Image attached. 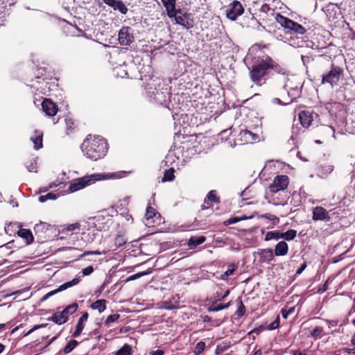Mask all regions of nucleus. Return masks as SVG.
Returning <instances> with one entry per match:
<instances>
[{
	"label": "nucleus",
	"instance_id": "1",
	"mask_svg": "<svg viewBox=\"0 0 355 355\" xmlns=\"http://www.w3.org/2000/svg\"><path fill=\"white\" fill-rule=\"evenodd\" d=\"M269 46L262 43L252 45L243 60L250 80L257 86L265 85L275 74H288L284 66L264 53L263 49H268Z\"/></svg>",
	"mask_w": 355,
	"mask_h": 355
},
{
	"label": "nucleus",
	"instance_id": "2",
	"mask_svg": "<svg viewBox=\"0 0 355 355\" xmlns=\"http://www.w3.org/2000/svg\"><path fill=\"white\" fill-rule=\"evenodd\" d=\"M145 89L150 102L168 108L172 113L174 120L184 114V110L179 105L172 103L171 100V87L158 78H151L146 83Z\"/></svg>",
	"mask_w": 355,
	"mask_h": 355
},
{
	"label": "nucleus",
	"instance_id": "3",
	"mask_svg": "<svg viewBox=\"0 0 355 355\" xmlns=\"http://www.w3.org/2000/svg\"><path fill=\"white\" fill-rule=\"evenodd\" d=\"M83 155L92 161L103 158L108 150L107 140L98 135H88L80 146Z\"/></svg>",
	"mask_w": 355,
	"mask_h": 355
},
{
	"label": "nucleus",
	"instance_id": "4",
	"mask_svg": "<svg viewBox=\"0 0 355 355\" xmlns=\"http://www.w3.org/2000/svg\"><path fill=\"white\" fill-rule=\"evenodd\" d=\"M106 176L107 175L104 173H93L89 175H85L84 177L75 179L73 182H70L67 191L68 193L77 191L87 186L95 183L96 181L105 180Z\"/></svg>",
	"mask_w": 355,
	"mask_h": 355
},
{
	"label": "nucleus",
	"instance_id": "5",
	"mask_svg": "<svg viewBox=\"0 0 355 355\" xmlns=\"http://www.w3.org/2000/svg\"><path fill=\"white\" fill-rule=\"evenodd\" d=\"M344 76V69L340 66L331 64L329 71L323 73L321 79V84L329 85L332 88L338 85L340 81Z\"/></svg>",
	"mask_w": 355,
	"mask_h": 355
},
{
	"label": "nucleus",
	"instance_id": "6",
	"mask_svg": "<svg viewBox=\"0 0 355 355\" xmlns=\"http://www.w3.org/2000/svg\"><path fill=\"white\" fill-rule=\"evenodd\" d=\"M298 121L302 128L298 127V123L293 124L292 128L293 135H297L301 132H304L312 123L313 112L309 110H302L298 114Z\"/></svg>",
	"mask_w": 355,
	"mask_h": 355
},
{
	"label": "nucleus",
	"instance_id": "7",
	"mask_svg": "<svg viewBox=\"0 0 355 355\" xmlns=\"http://www.w3.org/2000/svg\"><path fill=\"white\" fill-rule=\"evenodd\" d=\"M175 18V22L186 29L189 30L194 26L195 22L194 19L191 13L183 12L181 9H178L175 16H173Z\"/></svg>",
	"mask_w": 355,
	"mask_h": 355
},
{
	"label": "nucleus",
	"instance_id": "8",
	"mask_svg": "<svg viewBox=\"0 0 355 355\" xmlns=\"http://www.w3.org/2000/svg\"><path fill=\"white\" fill-rule=\"evenodd\" d=\"M289 184V178L286 175H279L275 177L272 182L269 186L271 193H277L279 191H284Z\"/></svg>",
	"mask_w": 355,
	"mask_h": 355
},
{
	"label": "nucleus",
	"instance_id": "9",
	"mask_svg": "<svg viewBox=\"0 0 355 355\" xmlns=\"http://www.w3.org/2000/svg\"><path fill=\"white\" fill-rule=\"evenodd\" d=\"M94 226L98 231H107L112 224L111 216L107 213L105 215L99 214L94 218Z\"/></svg>",
	"mask_w": 355,
	"mask_h": 355
},
{
	"label": "nucleus",
	"instance_id": "10",
	"mask_svg": "<svg viewBox=\"0 0 355 355\" xmlns=\"http://www.w3.org/2000/svg\"><path fill=\"white\" fill-rule=\"evenodd\" d=\"M118 40L121 45L128 46L135 40L133 31L129 26H123L118 34Z\"/></svg>",
	"mask_w": 355,
	"mask_h": 355
},
{
	"label": "nucleus",
	"instance_id": "11",
	"mask_svg": "<svg viewBox=\"0 0 355 355\" xmlns=\"http://www.w3.org/2000/svg\"><path fill=\"white\" fill-rule=\"evenodd\" d=\"M243 12L244 8L241 3L235 0L230 4L229 8L226 10V16L229 19L235 21Z\"/></svg>",
	"mask_w": 355,
	"mask_h": 355
},
{
	"label": "nucleus",
	"instance_id": "12",
	"mask_svg": "<svg viewBox=\"0 0 355 355\" xmlns=\"http://www.w3.org/2000/svg\"><path fill=\"white\" fill-rule=\"evenodd\" d=\"M128 205H129V198L125 197L121 200H119L115 205V209L117 213H119L121 216L125 218L127 220L131 219L132 221L133 219L131 215L129 214L128 210Z\"/></svg>",
	"mask_w": 355,
	"mask_h": 355
},
{
	"label": "nucleus",
	"instance_id": "13",
	"mask_svg": "<svg viewBox=\"0 0 355 355\" xmlns=\"http://www.w3.org/2000/svg\"><path fill=\"white\" fill-rule=\"evenodd\" d=\"M220 202V198L216 195V191L211 190L205 198L203 204L201 205V209H208L212 207L213 203L219 204Z\"/></svg>",
	"mask_w": 355,
	"mask_h": 355
},
{
	"label": "nucleus",
	"instance_id": "14",
	"mask_svg": "<svg viewBox=\"0 0 355 355\" xmlns=\"http://www.w3.org/2000/svg\"><path fill=\"white\" fill-rule=\"evenodd\" d=\"M42 108L46 114L50 116H55L58 110L56 104L50 98H45L43 100L42 103Z\"/></svg>",
	"mask_w": 355,
	"mask_h": 355
},
{
	"label": "nucleus",
	"instance_id": "15",
	"mask_svg": "<svg viewBox=\"0 0 355 355\" xmlns=\"http://www.w3.org/2000/svg\"><path fill=\"white\" fill-rule=\"evenodd\" d=\"M312 218L315 221H316V220L329 221L331 219L329 212L324 207H320V206L315 207L313 209Z\"/></svg>",
	"mask_w": 355,
	"mask_h": 355
},
{
	"label": "nucleus",
	"instance_id": "16",
	"mask_svg": "<svg viewBox=\"0 0 355 355\" xmlns=\"http://www.w3.org/2000/svg\"><path fill=\"white\" fill-rule=\"evenodd\" d=\"M103 2L112 8L114 10H118L123 15L127 14L128 9L122 1V0H103Z\"/></svg>",
	"mask_w": 355,
	"mask_h": 355
},
{
	"label": "nucleus",
	"instance_id": "17",
	"mask_svg": "<svg viewBox=\"0 0 355 355\" xmlns=\"http://www.w3.org/2000/svg\"><path fill=\"white\" fill-rule=\"evenodd\" d=\"M88 317H89V314L87 312H84L82 314V315L78 319V322L76 325L75 331L72 334L73 337L76 338L81 334V333L85 327V322L87 320Z\"/></svg>",
	"mask_w": 355,
	"mask_h": 355
},
{
	"label": "nucleus",
	"instance_id": "18",
	"mask_svg": "<svg viewBox=\"0 0 355 355\" xmlns=\"http://www.w3.org/2000/svg\"><path fill=\"white\" fill-rule=\"evenodd\" d=\"M272 250L275 256L284 257L288 252V245L285 241H281L276 244L275 249Z\"/></svg>",
	"mask_w": 355,
	"mask_h": 355
},
{
	"label": "nucleus",
	"instance_id": "19",
	"mask_svg": "<svg viewBox=\"0 0 355 355\" xmlns=\"http://www.w3.org/2000/svg\"><path fill=\"white\" fill-rule=\"evenodd\" d=\"M78 305L76 302H73L71 304L67 306L61 312L60 314L62 317H63V320L64 323H66L69 317L73 314L78 309Z\"/></svg>",
	"mask_w": 355,
	"mask_h": 355
},
{
	"label": "nucleus",
	"instance_id": "20",
	"mask_svg": "<svg viewBox=\"0 0 355 355\" xmlns=\"http://www.w3.org/2000/svg\"><path fill=\"white\" fill-rule=\"evenodd\" d=\"M164 6L167 12V15L170 18L176 15L178 10L175 9L176 0H162Z\"/></svg>",
	"mask_w": 355,
	"mask_h": 355
},
{
	"label": "nucleus",
	"instance_id": "21",
	"mask_svg": "<svg viewBox=\"0 0 355 355\" xmlns=\"http://www.w3.org/2000/svg\"><path fill=\"white\" fill-rule=\"evenodd\" d=\"M161 307L166 310L177 309L180 307L179 297L173 296L168 300L162 302Z\"/></svg>",
	"mask_w": 355,
	"mask_h": 355
},
{
	"label": "nucleus",
	"instance_id": "22",
	"mask_svg": "<svg viewBox=\"0 0 355 355\" xmlns=\"http://www.w3.org/2000/svg\"><path fill=\"white\" fill-rule=\"evenodd\" d=\"M262 262H270L274 259V252L270 248L260 249L258 252Z\"/></svg>",
	"mask_w": 355,
	"mask_h": 355
},
{
	"label": "nucleus",
	"instance_id": "23",
	"mask_svg": "<svg viewBox=\"0 0 355 355\" xmlns=\"http://www.w3.org/2000/svg\"><path fill=\"white\" fill-rule=\"evenodd\" d=\"M206 241L205 236H193L188 240L187 245L189 249L193 250Z\"/></svg>",
	"mask_w": 355,
	"mask_h": 355
},
{
	"label": "nucleus",
	"instance_id": "24",
	"mask_svg": "<svg viewBox=\"0 0 355 355\" xmlns=\"http://www.w3.org/2000/svg\"><path fill=\"white\" fill-rule=\"evenodd\" d=\"M17 235L25 239L27 245L31 244L34 241V237L30 230L19 228L17 230Z\"/></svg>",
	"mask_w": 355,
	"mask_h": 355
},
{
	"label": "nucleus",
	"instance_id": "25",
	"mask_svg": "<svg viewBox=\"0 0 355 355\" xmlns=\"http://www.w3.org/2000/svg\"><path fill=\"white\" fill-rule=\"evenodd\" d=\"M31 140L34 144V149L38 150L43 146V133L40 130H35V137H31Z\"/></svg>",
	"mask_w": 355,
	"mask_h": 355
},
{
	"label": "nucleus",
	"instance_id": "26",
	"mask_svg": "<svg viewBox=\"0 0 355 355\" xmlns=\"http://www.w3.org/2000/svg\"><path fill=\"white\" fill-rule=\"evenodd\" d=\"M221 291L222 289L220 288V291H216L214 295L209 298V301L211 304H216L218 302L223 301L229 295L230 290L225 291L223 294L221 293Z\"/></svg>",
	"mask_w": 355,
	"mask_h": 355
},
{
	"label": "nucleus",
	"instance_id": "27",
	"mask_svg": "<svg viewBox=\"0 0 355 355\" xmlns=\"http://www.w3.org/2000/svg\"><path fill=\"white\" fill-rule=\"evenodd\" d=\"M53 226L47 223L40 221L34 227V232L35 235L45 233L47 230L52 228Z\"/></svg>",
	"mask_w": 355,
	"mask_h": 355
},
{
	"label": "nucleus",
	"instance_id": "28",
	"mask_svg": "<svg viewBox=\"0 0 355 355\" xmlns=\"http://www.w3.org/2000/svg\"><path fill=\"white\" fill-rule=\"evenodd\" d=\"M255 216H257L258 218H266L271 223V227H273V226L277 225L279 223V218L275 215L270 213L260 215L257 212H255Z\"/></svg>",
	"mask_w": 355,
	"mask_h": 355
},
{
	"label": "nucleus",
	"instance_id": "29",
	"mask_svg": "<svg viewBox=\"0 0 355 355\" xmlns=\"http://www.w3.org/2000/svg\"><path fill=\"white\" fill-rule=\"evenodd\" d=\"M40 84L41 86L37 88V89H40L44 94H46V92L51 91L52 89V87L56 86L55 81L49 82L46 81V78H42V82Z\"/></svg>",
	"mask_w": 355,
	"mask_h": 355
},
{
	"label": "nucleus",
	"instance_id": "30",
	"mask_svg": "<svg viewBox=\"0 0 355 355\" xmlns=\"http://www.w3.org/2000/svg\"><path fill=\"white\" fill-rule=\"evenodd\" d=\"M107 301L104 299L98 300L93 302L90 307L94 310H98L99 313L103 312L106 309Z\"/></svg>",
	"mask_w": 355,
	"mask_h": 355
},
{
	"label": "nucleus",
	"instance_id": "31",
	"mask_svg": "<svg viewBox=\"0 0 355 355\" xmlns=\"http://www.w3.org/2000/svg\"><path fill=\"white\" fill-rule=\"evenodd\" d=\"M306 30V28L302 26L301 24L293 21L291 26L289 29V32H292L293 33L304 35L305 34Z\"/></svg>",
	"mask_w": 355,
	"mask_h": 355
},
{
	"label": "nucleus",
	"instance_id": "32",
	"mask_svg": "<svg viewBox=\"0 0 355 355\" xmlns=\"http://www.w3.org/2000/svg\"><path fill=\"white\" fill-rule=\"evenodd\" d=\"M276 19H277V21L279 24H280L282 26H283L284 28H285L289 31L293 20H291L289 18L286 17L280 14H277Z\"/></svg>",
	"mask_w": 355,
	"mask_h": 355
},
{
	"label": "nucleus",
	"instance_id": "33",
	"mask_svg": "<svg viewBox=\"0 0 355 355\" xmlns=\"http://www.w3.org/2000/svg\"><path fill=\"white\" fill-rule=\"evenodd\" d=\"M280 239H282V232L275 230V231L268 232L266 234L264 240L266 241L272 240V239L277 241Z\"/></svg>",
	"mask_w": 355,
	"mask_h": 355
},
{
	"label": "nucleus",
	"instance_id": "34",
	"mask_svg": "<svg viewBox=\"0 0 355 355\" xmlns=\"http://www.w3.org/2000/svg\"><path fill=\"white\" fill-rule=\"evenodd\" d=\"M323 332L324 329L322 327H315L310 331V336L313 338L315 340L320 339L322 336L325 335Z\"/></svg>",
	"mask_w": 355,
	"mask_h": 355
},
{
	"label": "nucleus",
	"instance_id": "35",
	"mask_svg": "<svg viewBox=\"0 0 355 355\" xmlns=\"http://www.w3.org/2000/svg\"><path fill=\"white\" fill-rule=\"evenodd\" d=\"M231 302H229L226 304H220L217 306H215V304H211L207 309L209 312H215L219 311L223 309H227L231 305Z\"/></svg>",
	"mask_w": 355,
	"mask_h": 355
},
{
	"label": "nucleus",
	"instance_id": "36",
	"mask_svg": "<svg viewBox=\"0 0 355 355\" xmlns=\"http://www.w3.org/2000/svg\"><path fill=\"white\" fill-rule=\"evenodd\" d=\"M47 320L52 321L54 323L59 325L64 324L63 317H62L60 311H57L55 313H53L52 316L47 318Z\"/></svg>",
	"mask_w": 355,
	"mask_h": 355
},
{
	"label": "nucleus",
	"instance_id": "37",
	"mask_svg": "<svg viewBox=\"0 0 355 355\" xmlns=\"http://www.w3.org/2000/svg\"><path fill=\"white\" fill-rule=\"evenodd\" d=\"M238 307L236 311V315L239 318L243 317L245 313V306L243 304L241 297H238L236 300Z\"/></svg>",
	"mask_w": 355,
	"mask_h": 355
},
{
	"label": "nucleus",
	"instance_id": "38",
	"mask_svg": "<svg viewBox=\"0 0 355 355\" xmlns=\"http://www.w3.org/2000/svg\"><path fill=\"white\" fill-rule=\"evenodd\" d=\"M238 268V265L236 263H232L229 266L228 269L221 275L220 279L223 280L227 279L228 277L233 275L234 271Z\"/></svg>",
	"mask_w": 355,
	"mask_h": 355
},
{
	"label": "nucleus",
	"instance_id": "39",
	"mask_svg": "<svg viewBox=\"0 0 355 355\" xmlns=\"http://www.w3.org/2000/svg\"><path fill=\"white\" fill-rule=\"evenodd\" d=\"M126 243L127 239L125 237L124 235L117 234L114 239V250L123 246L124 245L126 244Z\"/></svg>",
	"mask_w": 355,
	"mask_h": 355
},
{
	"label": "nucleus",
	"instance_id": "40",
	"mask_svg": "<svg viewBox=\"0 0 355 355\" xmlns=\"http://www.w3.org/2000/svg\"><path fill=\"white\" fill-rule=\"evenodd\" d=\"M132 350L131 345L125 344L115 354V355H132Z\"/></svg>",
	"mask_w": 355,
	"mask_h": 355
},
{
	"label": "nucleus",
	"instance_id": "41",
	"mask_svg": "<svg viewBox=\"0 0 355 355\" xmlns=\"http://www.w3.org/2000/svg\"><path fill=\"white\" fill-rule=\"evenodd\" d=\"M297 236V231L290 229L285 232H282V239L285 241H293Z\"/></svg>",
	"mask_w": 355,
	"mask_h": 355
},
{
	"label": "nucleus",
	"instance_id": "42",
	"mask_svg": "<svg viewBox=\"0 0 355 355\" xmlns=\"http://www.w3.org/2000/svg\"><path fill=\"white\" fill-rule=\"evenodd\" d=\"M78 345V342L76 340H70L65 347L63 348V352L64 354L70 353L73 349H74L77 345Z\"/></svg>",
	"mask_w": 355,
	"mask_h": 355
},
{
	"label": "nucleus",
	"instance_id": "43",
	"mask_svg": "<svg viewBox=\"0 0 355 355\" xmlns=\"http://www.w3.org/2000/svg\"><path fill=\"white\" fill-rule=\"evenodd\" d=\"M80 282V277L73 278L71 281L64 283L60 286V291H64L68 288L78 284Z\"/></svg>",
	"mask_w": 355,
	"mask_h": 355
},
{
	"label": "nucleus",
	"instance_id": "44",
	"mask_svg": "<svg viewBox=\"0 0 355 355\" xmlns=\"http://www.w3.org/2000/svg\"><path fill=\"white\" fill-rule=\"evenodd\" d=\"M241 133L245 137L246 140L249 141H256L259 139L258 135L253 133L252 131L248 130H243Z\"/></svg>",
	"mask_w": 355,
	"mask_h": 355
},
{
	"label": "nucleus",
	"instance_id": "45",
	"mask_svg": "<svg viewBox=\"0 0 355 355\" xmlns=\"http://www.w3.org/2000/svg\"><path fill=\"white\" fill-rule=\"evenodd\" d=\"M174 172H175V171L173 168L166 170L164 173L162 181L163 182L172 181L175 178Z\"/></svg>",
	"mask_w": 355,
	"mask_h": 355
},
{
	"label": "nucleus",
	"instance_id": "46",
	"mask_svg": "<svg viewBox=\"0 0 355 355\" xmlns=\"http://www.w3.org/2000/svg\"><path fill=\"white\" fill-rule=\"evenodd\" d=\"M17 229H19L18 223H10L5 227V232L11 236L12 234H15V232H17Z\"/></svg>",
	"mask_w": 355,
	"mask_h": 355
},
{
	"label": "nucleus",
	"instance_id": "47",
	"mask_svg": "<svg viewBox=\"0 0 355 355\" xmlns=\"http://www.w3.org/2000/svg\"><path fill=\"white\" fill-rule=\"evenodd\" d=\"M158 214L157 210L152 207L150 205L146 207V219L147 220L153 218L156 216V214Z\"/></svg>",
	"mask_w": 355,
	"mask_h": 355
},
{
	"label": "nucleus",
	"instance_id": "48",
	"mask_svg": "<svg viewBox=\"0 0 355 355\" xmlns=\"http://www.w3.org/2000/svg\"><path fill=\"white\" fill-rule=\"evenodd\" d=\"M206 344L204 341H200L198 342L196 346L195 349L193 350L194 355H200L205 349Z\"/></svg>",
	"mask_w": 355,
	"mask_h": 355
},
{
	"label": "nucleus",
	"instance_id": "49",
	"mask_svg": "<svg viewBox=\"0 0 355 355\" xmlns=\"http://www.w3.org/2000/svg\"><path fill=\"white\" fill-rule=\"evenodd\" d=\"M58 198V195L53 193H48L46 195L40 196L38 198L39 202H44L47 200H55Z\"/></svg>",
	"mask_w": 355,
	"mask_h": 355
},
{
	"label": "nucleus",
	"instance_id": "50",
	"mask_svg": "<svg viewBox=\"0 0 355 355\" xmlns=\"http://www.w3.org/2000/svg\"><path fill=\"white\" fill-rule=\"evenodd\" d=\"M37 73L35 75V78L37 83L40 84L42 82V78H44L43 76L46 73V69L44 67H40L37 69Z\"/></svg>",
	"mask_w": 355,
	"mask_h": 355
},
{
	"label": "nucleus",
	"instance_id": "51",
	"mask_svg": "<svg viewBox=\"0 0 355 355\" xmlns=\"http://www.w3.org/2000/svg\"><path fill=\"white\" fill-rule=\"evenodd\" d=\"M64 230L67 232H78L80 230V224L79 223H75L73 224L68 225Z\"/></svg>",
	"mask_w": 355,
	"mask_h": 355
},
{
	"label": "nucleus",
	"instance_id": "52",
	"mask_svg": "<svg viewBox=\"0 0 355 355\" xmlns=\"http://www.w3.org/2000/svg\"><path fill=\"white\" fill-rule=\"evenodd\" d=\"M335 355H340V354H355V347L353 348H342L334 352Z\"/></svg>",
	"mask_w": 355,
	"mask_h": 355
},
{
	"label": "nucleus",
	"instance_id": "53",
	"mask_svg": "<svg viewBox=\"0 0 355 355\" xmlns=\"http://www.w3.org/2000/svg\"><path fill=\"white\" fill-rule=\"evenodd\" d=\"M120 318L118 313L110 315L105 321V325L108 326L110 323L116 321Z\"/></svg>",
	"mask_w": 355,
	"mask_h": 355
},
{
	"label": "nucleus",
	"instance_id": "54",
	"mask_svg": "<svg viewBox=\"0 0 355 355\" xmlns=\"http://www.w3.org/2000/svg\"><path fill=\"white\" fill-rule=\"evenodd\" d=\"M105 254V252L103 251V252L98 251V250H92V251H85L84 253L79 255L78 258L77 259H79L80 258H83L87 255H101V254Z\"/></svg>",
	"mask_w": 355,
	"mask_h": 355
},
{
	"label": "nucleus",
	"instance_id": "55",
	"mask_svg": "<svg viewBox=\"0 0 355 355\" xmlns=\"http://www.w3.org/2000/svg\"><path fill=\"white\" fill-rule=\"evenodd\" d=\"M98 327L94 329L92 331L90 332V336H95L98 340H100L102 336V332L101 330V324L100 322L97 323Z\"/></svg>",
	"mask_w": 355,
	"mask_h": 355
},
{
	"label": "nucleus",
	"instance_id": "56",
	"mask_svg": "<svg viewBox=\"0 0 355 355\" xmlns=\"http://www.w3.org/2000/svg\"><path fill=\"white\" fill-rule=\"evenodd\" d=\"M229 347V345H227L226 343H223L222 344L218 345L216 348V354L219 355L221 353H223L224 351H225Z\"/></svg>",
	"mask_w": 355,
	"mask_h": 355
},
{
	"label": "nucleus",
	"instance_id": "57",
	"mask_svg": "<svg viewBox=\"0 0 355 355\" xmlns=\"http://www.w3.org/2000/svg\"><path fill=\"white\" fill-rule=\"evenodd\" d=\"M279 316H277L276 319L268 326L267 329L274 330L277 329L279 326Z\"/></svg>",
	"mask_w": 355,
	"mask_h": 355
},
{
	"label": "nucleus",
	"instance_id": "58",
	"mask_svg": "<svg viewBox=\"0 0 355 355\" xmlns=\"http://www.w3.org/2000/svg\"><path fill=\"white\" fill-rule=\"evenodd\" d=\"M239 221H241V219H239V216H233V217H231L229 219L225 220L223 222V225L225 226H228L230 225L236 223Z\"/></svg>",
	"mask_w": 355,
	"mask_h": 355
},
{
	"label": "nucleus",
	"instance_id": "59",
	"mask_svg": "<svg viewBox=\"0 0 355 355\" xmlns=\"http://www.w3.org/2000/svg\"><path fill=\"white\" fill-rule=\"evenodd\" d=\"M26 168L29 172H37V161L33 159L29 164L26 165Z\"/></svg>",
	"mask_w": 355,
	"mask_h": 355
},
{
	"label": "nucleus",
	"instance_id": "60",
	"mask_svg": "<svg viewBox=\"0 0 355 355\" xmlns=\"http://www.w3.org/2000/svg\"><path fill=\"white\" fill-rule=\"evenodd\" d=\"M147 274H148V272H146L136 273V274L132 275L130 276L129 277H128L126 279L125 282H128L129 281L137 279H138L144 275H146Z\"/></svg>",
	"mask_w": 355,
	"mask_h": 355
},
{
	"label": "nucleus",
	"instance_id": "61",
	"mask_svg": "<svg viewBox=\"0 0 355 355\" xmlns=\"http://www.w3.org/2000/svg\"><path fill=\"white\" fill-rule=\"evenodd\" d=\"M295 307H291L288 309H282L281 311L282 317L285 319L288 318L289 315L293 313Z\"/></svg>",
	"mask_w": 355,
	"mask_h": 355
},
{
	"label": "nucleus",
	"instance_id": "62",
	"mask_svg": "<svg viewBox=\"0 0 355 355\" xmlns=\"http://www.w3.org/2000/svg\"><path fill=\"white\" fill-rule=\"evenodd\" d=\"M64 121L67 126V132L69 134V131L73 129V121L71 119H65Z\"/></svg>",
	"mask_w": 355,
	"mask_h": 355
},
{
	"label": "nucleus",
	"instance_id": "63",
	"mask_svg": "<svg viewBox=\"0 0 355 355\" xmlns=\"http://www.w3.org/2000/svg\"><path fill=\"white\" fill-rule=\"evenodd\" d=\"M94 272V268L92 266H89L88 267L85 268L82 270V273L84 276H87L92 274Z\"/></svg>",
	"mask_w": 355,
	"mask_h": 355
},
{
	"label": "nucleus",
	"instance_id": "64",
	"mask_svg": "<svg viewBox=\"0 0 355 355\" xmlns=\"http://www.w3.org/2000/svg\"><path fill=\"white\" fill-rule=\"evenodd\" d=\"M329 278L325 282V283L318 288V293L321 294L325 292L328 288V284H329Z\"/></svg>",
	"mask_w": 355,
	"mask_h": 355
}]
</instances>
